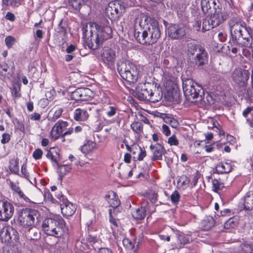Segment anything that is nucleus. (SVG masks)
Returning a JSON list of instances; mask_svg holds the SVG:
<instances>
[{
	"label": "nucleus",
	"mask_w": 253,
	"mask_h": 253,
	"mask_svg": "<svg viewBox=\"0 0 253 253\" xmlns=\"http://www.w3.org/2000/svg\"><path fill=\"white\" fill-rule=\"evenodd\" d=\"M82 31L85 44L93 50L97 49L104 41L111 38L112 35L110 22L104 18L98 23L90 22L84 24Z\"/></svg>",
	"instance_id": "1"
},
{
	"label": "nucleus",
	"mask_w": 253,
	"mask_h": 253,
	"mask_svg": "<svg viewBox=\"0 0 253 253\" xmlns=\"http://www.w3.org/2000/svg\"><path fill=\"white\" fill-rule=\"evenodd\" d=\"M134 29V36L141 44H152L157 42L161 36L158 22L144 14L135 18Z\"/></svg>",
	"instance_id": "2"
},
{
	"label": "nucleus",
	"mask_w": 253,
	"mask_h": 253,
	"mask_svg": "<svg viewBox=\"0 0 253 253\" xmlns=\"http://www.w3.org/2000/svg\"><path fill=\"white\" fill-rule=\"evenodd\" d=\"M40 217L39 211L35 209L27 208L22 210L18 219L22 226V229H20L21 233L28 239H32L36 237L38 232L33 226L36 219L38 220Z\"/></svg>",
	"instance_id": "3"
},
{
	"label": "nucleus",
	"mask_w": 253,
	"mask_h": 253,
	"mask_svg": "<svg viewBox=\"0 0 253 253\" xmlns=\"http://www.w3.org/2000/svg\"><path fill=\"white\" fill-rule=\"evenodd\" d=\"M42 228L46 235L55 238L62 237L66 230L65 222L60 215H55L44 219Z\"/></svg>",
	"instance_id": "4"
},
{
	"label": "nucleus",
	"mask_w": 253,
	"mask_h": 253,
	"mask_svg": "<svg viewBox=\"0 0 253 253\" xmlns=\"http://www.w3.org/2000/svg\"><path fill=\"white\" fill-rule=\"evenodd\" d=\"M230 34L232 40L238 41L241 38L244 41L243 42L244 47H252V41L249 29L235 19H231L229 22Z\"/></svg>",
	"instance_id": "5"
},
{
	"label": "nucleus",
	"mask_w": 253,
	"mask_h": 253,
	"mask_svg": "<svg viewBox=\"0 0 253 253\" xmlns=\"http://www.w3.org/2000/svg\"><path fill=\"white\" fill-rule=\"evenodd\" d=\"M117 70L122 79L130 84L135 83L141 76L140 67L129 61L118 62Z\"/></svg>",
	"instance_id": "6"
},
{
	"label": "nucleus",
	"mask_w": 253,
	"mask_h": 253,
	"mask_svg": "<svg viewBox=\"0 0 253 253\" xmlns=\"http://www.w3.org/2000/svg\"><path fill=\"white\" fill-rule=\"evenodd\" d=\"M182 87L187 99H195V101H204V91L202 87L190 79L183 81Z\"/></svg>",
	"instance_id": "7"
},
{
	"label": "nucleus",
	"mask_w": 253,
	"mask_h": 253,
	"mask_svg": "<svg viewBox=\"0 0 253 253\" xmlns=\"http://www.w3.org/2000/svg\"><path fill=\"white\" fill-rule=\"evenodd\" d=\"M131 5V3H126L121 0H115L109 3L106 8V12L110 16V19L112 21L118 19L125 13L126 8Z\"/></svg>",
	"instance_id": "8"
},
{
	"label": "nucleus",
	"mask_w": 253,
	"mask_h": 253,
	"mask_svg": "<svg viewBox=\"0 0 253 253\" xmlns=\"http://www.w3.org/2000/svg\"><path fill=\"white\" fill-rule=\"evenodd\" d=\"M250 73L248 70L235 69L231 73L230 78L232 84L239 88L247 85Z\"/></svg>",
	"instance_id": "9"
},
{
	"label": "nucleus",
	"mask_w": 253,
	"mask_h": 253,
	"mask_svg": "<svg viewBox=\"0 0 253 253\" xmlns=\"http://www.w3.org/2000/svg\"><path fill=\"white\" fill-rule=\"evenodd\" d=\"M167 32L169 37L172 39L178 40L183 38L188 32V28L183 23L172 24L169 26Z\"/></svg>",
	"instance_id": "10"
},
{
	"label": "nucleus",
	"mask_w": 253,
	"mask_h": 253,
	"mask_svg": "<svg viewBox=\"0 0 253 253\" xmlns=\"http://www.w3.org/2000/svg\"><path fill=\"white\" fill-rule=\"evenodd\" d=\"M149 85H147L145 84L141 86L140 90H138L137 92V97L140 100H148L153 103H156L160 101L162 97V93L158 94L157 97L154 98L151 96L152 94V90L149 87Z\"/></svg>",
	"instance_id": "11"
},
{
	"label": "nucleus",
	"mask_w": 253,
	"mask_h": 253,
	"mask_svg": "<svg viewBox=\"0 0 253 253\" xmlns=\"http://www.w3.org/2000/svg\"><path fill=\"white\" fill-rule=\"evenodd\" d=\"M228 17L227 11L225 8H222L219 4H218L217 7H215L214 13L210 16L212 25L215 27L223 23Z\"/></svg>",
	"instance_id": "12"
},
{
	"label": "nucleus",
	"mask_w": 253,
	"mask_h": 253,
	"mask_svg": "<svg viewBox=\"0 0 253 253\" xmlns=\"http://www.w3.org/2000/svg\"><path fill=\"white\" fill-rule=\"evenodd\" d=\"M13 205L7 202L0 201V220L7 221L14 213Z\"/></svg>",
	"instance_id": "13"
},
{
	"label": "nucleus",
	"mask_w": 253,
	"mask_h": 253,
	"mask_svg": "<svg viewBox=\"0 0 253 253\" xmlns=\"http://www.w3.org/2000/svg\"><path fill=\"white\" fill-rule=\"evenodd\" d=\"M101 56L104 63L108 65H113L116 61L115 49L109 46H105L102 49Z\"/></svg>",
	"instance_id": "14"
},
{
	"label": "nucleus",
	"mask_w": 253,
	"mask_h": 253,
	"mask_svg": "<svg viewBox=\"0 0 253 253\" xmlns=\"http://www.w3.org/2000/svg\"><path fill=\"white\" fill-rule=\"evenodd\" d=\"M61 197L63 198V203H60L62 213L67 217L72 216L76 211V206L70 202L65 196Z\"/></svg>",
	"instance_id": "15"
},
{
	"label": "nucleus",
	"mask_w": 253,
	"mask_h": 253,
	"mask_svg": "<svg viewBox=\"0 0 253 253\" xmlns=\"http://www.w3.org/2000/svg\"><path fill=\"white\" fill-rule=\"evenodd\" d=\"M68 126V123L66 121H59L52 127L50 135L51 137L56 140L60 136L63 135V130Z\"/></svg>",
	"instance_id": "16"
},
{
	"label": "nucleus",
	"mask_w": 253,
	"mask_h": 253,
	"mask_svg": "<svg viewBox=\"0 0 253 253\" xmlns=\"http://www.w3.org/2000/svg\"><path fill=\"white\" fill-rule=\"evenodd\" d=\"M195 64L199 66H202L206 64L208 61V55L204 47H200L198 53L194 58Z\"/></svg>",
	"instance_id": "17"
},
{
	"label": "nucleus",
	"mask_w": 253,
	"mask_h": 253,
	"mask_svg": "<svg viewBox=\"0 0 253 253\" xmlns=\"http://www.w3.org/2000/svg\"><path fill=\"white\" fill-rule=\"evenodd\" d=\"M150 149L153 152V161L162 159V156L165 152V149L163 146L159 143H157L155 145H151Z\"/></svg>",
	"instance_id": "18"
},
{
	"label": "nucleus",
	"mask_w": 253,
	"mask_h": 253,
	"mask_svg": "<svg viewBox=\"0 0 253 253\" xmlns=\"http://www.w3.org/2000/svg\"><path fill=\"white\" fill-rule=\"evenodd\" d=\"M105 199L108 202L110 206L114 208H117L120 205V201L117 194L113 191H109L105 196Z\"/></svg>",
	"instance_id": "19"
},
{
	"label": "nucleus",
	"mask_w": 253,
	"mask_h": 253,
	"mask_svg": "<svg viewBox=\"0 0 253 253\" xmlns=\"http://www.w3.org/2000/svg\"><path fill=\"white\" fill-rule=\"evenodd\" d=\"M243 201L241 206L243 210L250 211L253 209V193H247L244 197Z\"/></svg>",
	"instance_id": "20"
},
{
	"label": "nucleus",
	"mask_w": 253,
	"mask_h": 253,
	"mask_svg": "<svg viewBox=\"0 0 253 253\" xmlns=\"http://www.w3.org/2000/svg\"><path fill=\"white\" fill-rule=\"evenodd\" d=\"M216 0H201V6L202 11L204 13L209 12L212 6L214 9L215 7H217Z\"/></svg>",
	"instance_id": "21"
},
{
	"label": "nucleus",
	"mask_w": 253,
	"mask_h": 253,
	"mask_svg": "<svg viewBox=\"0 0 253 253\" xmlns=\"http://www.w3.org/2000/svg\"><path fill=\"white\" fill-rule=\"evenodd\" d=\"M89 91L87 88H81L76 89L72 94L73 97L76 100H84L85 99L86 94Z\"/></svg>",
	"instance_id": "22"
},
{
	"label": "nucleus",
	"mask_w": 253,
	"mask_h": 253,
	"mask_svg": "<svg viewBox=\"0 0 253 253\" xmlns=\"http://www.w3.org/2000/svg\"><path fill=\"white\" fill-rule=\"evenodd\" d=\"M88 114L84 109H76L74 112V118L77 121H84L87 119Z\"/></svg>",
	"instance_id": "23"
},
{
	"label": "nucleus",
	"mask_w": 253,
	"mask_h": 253,
	"mask_svg": "<svg viewBox=\"0 0 253 253\" xmlns=\"http://www.w3.org/2000/svg\"><path fill=\"white\" fill-rule=\"evenodd\" d=\"M9 240L15 242H18L19 240V233L13 227L9 228L5 232V240L9 241Z\"/></svg>",
	"instance_id": "24"
},
{
	"label": "nucleus",
	"mask_w": 253,
	"mask_h": 253,
	"mask_svg": "<svg viewBox=\"0 0 253 253\" xmlns=\"http://www.w3.org/2000/svg\"><path fill=\"white\" fill-rule=\"evenodd\" d=\"M96 143L91 140H86L84 144L80 147L81 151L84 154H88L95 148Z\"/></svg>",
	"instance_id": "25"
},
{
	"label": "nucleus",
	"mask_w": 253,
	"mask_h": 253,
	"mask_svg": "<svg viewBox=\"0 0 253 253\" xmlns=\"http://www.w3.org/2000/svg\"><path fill=\"white\" fill-rule=\"evenodd\" d=\"M232 170V167L230 163L220 162L216 167V171L218 173H228Z\"/></svg>",
	"instance_id": "26"
},
{
	"label": "nucleus",
	"mask_w": 253,
	"mask_h": 253,
	"mask_svg": "<svg viewBox=\"0 0 253 253\" xmlns=\"http://www.w3.org/2000/svg\"><path fill=\"white\" fill-rule=\"evenodd\" d=\"M132 216L137 220H141L144 218L146 215V210L144 207H140L132 211Z\"/></svg>",
	"instance_id": "27"
},
{
	"label": "nucleus",
	"mask_w": 253,
	"mask_h": 253,
	"mask_svg": "<svg viewBox=\"0 0 253 253\" xmlns=\"http://www.w3.org/2000/svg\"><path fill=\"white\" fill-rule=\"evenodd\" d=\"M57 167V172L59 176L60 180H62L63 177L68 173L71 169V166L69 165H61L58 164Z\"/></svg>",
	"instance_id": "28"
},
{
	"label": "nucleus",
	"mask_w": 253,
	"mask_h": 253,
	"mask_svg": "<svg viewBox=\"0 0 253 253\" xmlns=\"http://www.w3.org/2000/svg\"><path fill=\"white\" fill-rule=\"evenodd\" d=\"M241 46V44L238 41L232 40L229 42L227 47L229 51H231L233 54L236 55L239 52Z\"/></svg>",
	"instance_id": "29"
},
{
	"label": "nucleus",
	"mask_w": 253,
	"mask_h": 253,
	"mask_svg": "<svg viewBox=\"0 0 253 253\" xmlns=\"http://www.w3.org/2000/svg\"><path fill=\"white\" fill-rule=\"evenodd\" d=\"M190 180L186 175H182L177 181L178 186L179 188L184 190L187 188L189 185Z\"/></svg>",
	"instance_id": "30"
},
{
	"label": "nucleus",
	"mask_w": 253,
	"mask_h": 253,
	"mask_svg": "<svg viewBox=\"0 0 253 253\" xmlns=\"http://www.w3.org/2000/svg\"><path fill=\"white\" fill-rule=\"evenodd\" d=\"M9 170L11 172L18 174L19 170V160L18 159H12L9 161Z\"/></svg>",
	"instance_id": "31"
},
{
	"label": "nucleus",
	"mask_w": 253,
	"mask_h": 253,
	"mask_svg": "<svg viewBox=\"0 0 253 253\" xmlns=\"http://www.w3.org/2000/svg\"><path fill=\"white\" fill-rule=\"evenodd\" d=\"M89 0H69V3L76 10H79L82 5L86 4Z\"/></svg>",
	"instance_id": "32"
},
{
	"label": "nucleus",
	"mask_w": 253,
	"mask_h": 253,
	"mask_svg": "<svg viewBox=\"0 0 253 253\" xmlns=\"http://www.w3.org/2000/svg\"><path fill=\"white\" fill-rule=\"evenodd\" d=\"M132 130L135 133L141 134L143 132V125L141 122H135L130 125Z\"/></svg>",
	"instance_id": "33"
},
{
	"label": "nucleus",
	"mask_w": 253,
	"mask_h": 253,
	"mask_svg": "<svg viewBox=\"0 0 253 253\" xmlns=\"http://www.w3.org/2000/svg\"><path fill=\"white\" fill-rule=\"evenodd\" d=\"M46 157L54 162L56 166H58V162L60 160L61 157L57 152L52 153L50 151H48L46 154Z\"/></svg>",
	"instance_id": "34"
},
{
	"label": "nucleus",
	"mask_w": 253,
	"mask_h": 253,
	"mask_svg": "<svg viewBox=\"0 0 253 253\" xmlns=\"http://www.w3.org/2000/svg\"><path fill=\"white\" fill-rule=\"evenodd\" d=\"M214 27H215V26L212 25V23L211 20V17H207L203 21L202 31L204 32L205 31H209Z\"/></svg>",
	"instance_id": "35"
},
{
	"label": "nucleus",
	"mask_w": 253,
	"mask_h": 253,
	"mask_svg": "<svg viewBox=\"0 0 253 253\" xmlns=\"http://www.w3.org/2000/svg\"><path fill=\"white\" fill-rule=\"evenodd\" d=\"M200 47H203L201 45H196L192 43L188 44V54L193 55L198 53Z\"/></svg>",
	"instance_id": "36"
},
{
	"label": "nucleus",
	"mask_w": 253,
	"mask_h": 253,
	"mask_svg": "<svg viewBox=\"0 0 253 253\" xmlns=\"http://www.w3.org/2000/svg\"><path fill=\"white\" fill-rule=\"evenodd\" d=\"M212 190L214 192H218L219 190H221L224 187L223 183L216 179L212 180Z\"/></svg>",
	"instance_id": "37"
},
{
	"label": "nucleus",
	"mask_w": 253,
	"mask_h": 253,
	"mask_svg": "<svg viewBox=\"0 0 253 253\" xmlns=\"http://www.w3.org/2000/svg\"><path fill=\"white\" fill-rule=\"evenodd\" d=\"M117 110V108L113 106H109L105 109L106 114L109 118L114 117L116 114Z\"/></svg>",
	"instance_id": "38"
},
{
	"label": "nucleus",
	"mask_w": 253,
	"mask_h": 253,
	"mask_svg": "<svg viewBox=\"0 0 253 253\" xmlns=\"http://www.w3.org/2000/svg\"><path fill=\"white\" fill-rule=\"evenodd\" d=\"M63 110L61 108H57L55 110L54 113L53 114L52 117H50L49 119V120L55 122L61 116L62 113H63Z\"/></svg>",
	"instance_id": "39"
},
{
	"label": "nucleus",
	"mask_w": 253,
	"mask_h": 253,
	"mask_svg": "<svg viewBox=\"0 0 253 253\" xmlns=\"http://www.w3.org/2000/svg\"><path fill=\"white\" fill-rule=\"evenodd\" d=\"M109 221L111 224V229L112 230H114L119 226L118 220L114 218L112 214L111 210H109Z\"/></svg>",
	"instance_id": "40"
},
{
	"label": "nucleus",
	"mask_w": 253,
	"mask_h": 253,
	"mask_svg": "<svg viewBox=\"0 0 253 253\" xmlns=\"http://www.w3.org/2000/svg\"><path fill=\"white\" fill-rule=\"evenodd\" d=\"M124 246L127 249L132 250L134 247L135 243L128 238H125L122 241Z\"/></svg>",
	"instance_id": "41"
},
{
	"label": "nucleus",
	"mask_w": 253,
	"mask_h": 253,
	"mask_svg": "<svg viewBox=\"0 0 253 253\" xmlns=\"http://www.w3.org/2000/svg\"><path fill=\"white\" fill-rule=\"evenodd\" d=\"M177 239L178 242L181 245V246H180L181 247L183 245L189 243L190 240L189 237L184 235H179L178 236Z\"/></svg>",
	"instance_id": "42"
},
{
	"label": "nucleus",
	"mask_w": 253,
	"mask_h": 253,
	"mask_svg": "<svg viewBox=\"0 0 253 253\" xmlns=\"http://www.w3.org/2000/svg\"><path fill=\"white\" fill-rule=\"evenodd\" d=\"M13 124L15 129L19 130L21 132L25 131V126L24 124L20 122L18 119H15L13 121Z\"/></svg>",
	"instance_id": "43"
},
{
	"label": "nucleus",
	"mask_w": 253,
	"mask_h": 253,
	"mask_svg": "<svg viewBox=\"0 0 253 253\" xmlns=\"http://www.w3.org/2000/svg\"><path fill=\"white\" fill-rule=\"evenodd\" d=\"M213 220L212 218L208 220H205L202 222L204 229L205 230H209L213 226Z\"/></svg>",
	"instance_id": "44"
},
{
	"label": "nucleus",
	"mask_w": 253,
	"mask_h": 253,
	"mask_svg": "<svg viewBox=\"0 0 253 253\" xmlns=\"http://www.w3.org/2000/svg\"><path fill=\"white\" fill-rule=\"evenodd\" d=\"M4 41L6 46L8 48H10L14 44L15 40L14 37L9 36L5 38Z\"/></svg>",
	"instance_id": "45"
},
{
	"label": "nucleus",
	"mask_w": 253,
	"mask_h": 253,
	"mask_svg": "<svg viewBox=\"0 0 253 253\" xmlns=\"http://www.w3.org/2000/svg\"><path fill=\"white\" fill-rule=\"evenodd\" d=\"M241 248L243 253H252V247L250 244L247 243L241 244Z\"/></svg>",
	"instance_id": "46"
},
{
	"label": "nucleus",
	"mask_w": 253,
	"mask_h": 253,
	"mask_svg": "<svg viewBox=\"0 0 253 253\" xmlns=\"http://www.w3.org/2000/svg\"><path fill=\"white\" fill-rule=\"evenodd\" d=\"M179 199L180 195L177 191H174L170 196V199L173 204H177Z\"/></svg>",
	"instance_id": "47"
},
{
	"label": "nucleus",
	"mask_w": 253,
	"mask_h": 253,
	"mask_svg": "<svg viewBox=\"0 0 253 253\" xmlns=\"http://www.w3.org/2000/svg\"><path fill=\"white\" fill-rule=\"evenodd\" d=\"M21 173L24 178L27 179L32 184H34L33 182L29 179L30 174L27 171L26 165H23L21 167Z\"/></svg>",
	"instance_id": "48"
},
{
	"label": "nucleus",
	"mask_w": 253,
	"mask_h": 253,
	"mask_svg": "<svg viewBox=\"0 0 253 253\" xmlns=\"http://www.w3.org/2000/svg\"><path fill=\"white\" fill-rule=\"evenodd\" d=\"M168 143L171 146H177L179 144L178 140L175 135H172L168 138Z\"/></svg>",
	"instance_id": "49"
},
{
	"label": "nucleus",
	"mask_w": 253,
	"mask_h": 253,
	"mask_svg": "<svg viewBox=\"0 0 253 253\" xmlns=\"http://www.w3.org/2000/svg\"><path fill=\"white\" fill-rule=\"evenodd\" d=\"M42 151L41 149H37L33 154L34 158L36 160H39L42 158Z\"/></svg>",
	"instance_id": "50"
},
{
	"label": "nucleus",
	"mask_w": 253,
	"mask_h": 253,
	"mask_svg": "<svg viewBox=\"0 0 253 253\" xmlns=\"http://www.w3.org/2000/svg\"><path fill=\"white\" fill-rule=\"evenodd\" d=\"M193 29L197 31H200L201 29V21L198 18L195 19L193 24Z\"/></svg>",
	"instance_id": "51"
},
{
	"label": "nucleus",
	"mask_w": 253,
	"mask_h": 253,
	"mask_svg": "<svg viewBox=\"0 0 253 253\" xmlns=\"http://www.w3.org/2000/svg\"><path fill=\"white\" fill-rule=\"evenodd\" d=\"M166 122H168L173 128H177L179 126L178 121L174 118H168V121H166Z\"/></svg>",
	"instance_id": "52"
},
{
	"label": "nucleus",
	"mask_w": 253,
	"mask_h": 253,
	"mask_svg": "<svg viewBox=\"0 0 253 253\" xmlns=\"http://www.w3.org/2000/svg\"><path fill=\"white\" fill-rule=\"evenodd\" d=\"M44 197L46 200L50 201L53 203L55 201V200L53 198L52 195L49 191H44Z\"/></svg>",
	"instance_id": "53"
},
{
	"label": "nucleus",
	"mask_w": 253,
	"mask_h": 253,
	"mask_svg": "<svg viewBox=\"0 0 253 253\" xmlns=\"http://www.w3.org/2000/svg\"><path fill=\"white\" fill-rule=\"evenodd\" d=\"M20 88L18 87L14 86L12 89V96L15 98H19L21 96L20 92Z\"/></svg>",
	"instance_id": "54"
},
{
	"label": "nucleus",
	"mask_w": 253,
	"mask_h": 253,
	"mask_svg": "<svg viewBox=\"0 0 253 253\" xmlns=\"http://www.w3.org/2000/svg\"><path fill=\"white\" fill-rule=\"evenodd\" d=\"M200 177V174L198 172H196L194 173L191 176V184L193 185V186H195L197 183V181Z\"/></svg>",
	"instance_id": "55"
},
{
	"label": "nucleus",
	"mask_w": 253,
	"mask_h": 253,
	"mask_svg": "<svg viewBox=\"0 0 253 253\" xmlns=\"http://www.w3.org/2000/svg\"><path fill=\"white\" fill-rule=\"evenodd\" d=\"M139 152L138 155V160L139 161H142L144 158L146 156V152L144 149L142 148L141 147H139Z\"/></svg>",
	"instance_id": "56"
},
{
	"label": "nucleus",
	"mask_w": 253,
	"mask_h": 253,
	"mask_svg": "<svg viewBox=\"0 0 253 253\" xmlns=\"http://www.w3.org/2000/svg\"><path fill=\"white\" fill-rule=\"evenodd\" d=\"M10 139V136L9 134L4 133L2 135L1 142L2 144H6L8 143Z\"/></svg>",
	"instance_id": "57"
},
{
	"label": "nucleus",
	"mask_w": 253,
	"mask_h": 253,
	"mask_svg": "<svg viewBox=\"0 0 253 253\" xmlns=\"http://www.w3.org/2000/svg\"><path fill=\"white\" fill-rule=\"evenodd\" d=\"M30 119L32 121H40L41 119V115L38 113H33L29 116Z\"/></svg>",
	"instance_id": "58"
},
{
	"label": "nucleus",
	"mask_w": 253,
	"mask_h": 253,
	"mask_svg": "<svg viewBox=\"0 0 253 253\" xmlns=\"http://www.w3.org/2000/svg\"><path fill=\"white\" fill-rule=\"evenodd\" d=\"M162 131L166 136H169L170 134V130L169 127L166 125H163L162 126Z\"/></svg>",
	"instance_id": "59"
},
{
	"label": "nucleus",
	"mask_w": 253,
	"mask_h": 253,
	"mask_svg": "<svg viewBox=\"0 0 253 253\" xmlns=\"http://www.w3.org/2000/svg\"><path fill=\"white\" fill-rule=\"evenodd\" d=\"M5 17L7 20H8L11 22L14 21L15 20V18H16L14 14L10 12H8L6 14Z\"/></svg>",
	"instance_id": "60"
},
{
	"label": "nucleus",
	"mask_w": 253,
	"mask_h": 253,
	"mask_svg": "<svg viewBox=\"0 0 253 253\" xmlns=\"http://www.w3.org/2000/svg\"><path fill=\"white\" fill-rule=\"evenodd\" d=\"M252 111H253V106L248 107L243 111V116L246 118Z\"/></svg>",
	"instance_id": "61"
},
{
	"label": "nucleus",
	"mask_w": 253,
	"mask_h": 253,
	"mask_svg": "<svg viewBox=\"0 0 253 253\" xmlns=\"http://www.w3.org/2000/svg\"><path fill=\"white\" fill-rule=\"evenodd\" d=\"M234 222L233 218H229L225 223H224V227L225 228H229L230 227H232V224H234Z\"/></svg>",
	"instance_id": "62"
},
{
	"label": "nucleus",
	"mask_w": 253,
	"mask_h": 253,
	"mask_svg": "<svg viewBox=\"0 0 253 253\" xmlns=\"http://www.w3.org/2000/svg\"><path fill=\"white\" fill-rule=\"evenodd\" d=\"M11 189L17 194H18L20 193V192L22 191L21 188L19 186L13 183H11Z\"/></svg>",
	"instance_id": "63"
},
{
	"label": "nucleus",
	"mask_w": 253,
	"mask_h": 253,
	"mask_svg": "<svg viewBox=\"0 0 253 253\" xmlns=\"http://www.w3.org/2000/svg\"><path fill=\"white\" fill-rule=\"evenodd\" d=\"M218 37L220 42H224L226 40L227 35L224 33L220 32L218 34Z\"/></svg>",
	"instance_id": "64"
}]
</instances>
